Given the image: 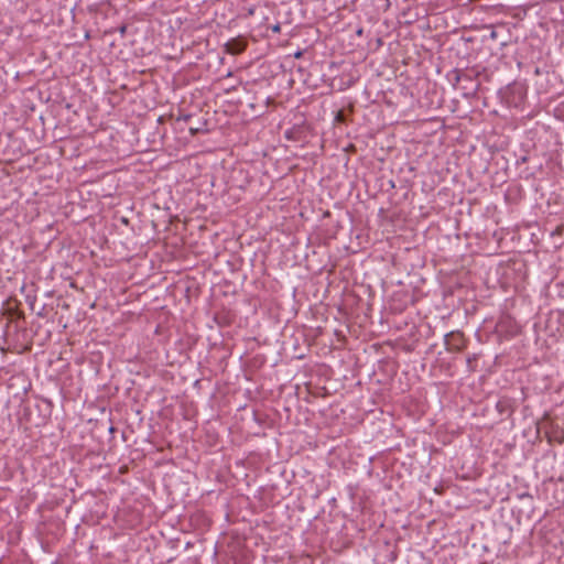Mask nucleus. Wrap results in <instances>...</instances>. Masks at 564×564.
Instances as JSON below:
<instances>
[{
  "label": "nucleus",
  "instance_id": "7ed1b4c3",
  "mask_svg": "<svg viewBox=\"0 0 564 564\" xmlns=\"http://www.w3.org/2000/svg\"><path fill=\"white\" fill-rule=\"evenodd\" d=\"M452 76H453L454 85H457L458 83H460L463 80L470 82V83L473 82L471 75H469L466 72L459 70V69H454L452 72Z\"/></svg>",
  "mask_w": 564,
  "mask_h": 564
},
{
  "label": "nucleus",
  "instance_id": "f257e3e1",
  "mask_svg": "<svg viewBox=\"0 0 564 564\" xmlns=\"http://www.w3.org/2000/svg\"><path fill=\"white\" fill-rule=\"evenodd\" d=\"M444 343L448 351H460L465 348V339L460 333L451 332L446 334Z\"/></svg>",
  "mask_w": 564,
  "mask_h": 564
},
{
  "label": "nucleus",
  "instance_id": "39448f33",
  "mask_svg": "<svg viewBox=\"0 0 564 564\" xmlns=\"http://www.w3.org/2000/svg\"><path fill=\"white\" fill-rule=\"evenodd\" d=\"M120 32L123 34V33L126 32V26H122V28L120 29Z\"/></svg>",
  "mask_w": 564,
  "mask_h": 564
},
{
  "label": "nucleus",
  "instance_id": "20e7f679",
  "mask_svg": "<svg viewBox=\"0 0 564 564\" xmlns=\"http://www.w3.org/2000/svg\"><path fill=\"white\" fill-rule=\"evenodd\" d=\"M475 360H476V355L468 356V357H467V366L470 368V367H471L473 361H475Z\"/></svg>",
  "mask_w": 564,
  "mask_h": 564
},
{
  "label": "nucleus",
  "instance_id": "f03ea898",
  "mask_svg": "<svg viewBox=\"0 0 564 564\" xmlns=\"http://www.w3.org/2000/svg\"><path fill=\"white\" fill-rule=\"evenodd\" d=\"M225 47H226V52L231 54V55H238L240 53H242L246 47H247V43L241 37H236V39H230L226 44H225Z\"/></svg>",
  "mask_w": 564,
  "mask_h": 564
}]
</instances>
